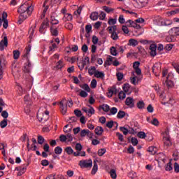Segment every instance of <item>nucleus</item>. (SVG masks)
<instances>
[{
  "instance_id": "nucleus-1",
  "label": "nucleus",
  "mask_w": 179,
  "mask_h": 179,
  "mask_svg": "<svg viewBox=\"0 0 179 179\" xmlns=\"http://www.w3.org/2000/svg\"><path fill=\"white\" fill-rule=\"evenodd\" d=\"M33 10H34V7L30 1H27L21 5L18 8V12L20 13V22L26 20L27 17H29V16L33 13Z\"/></svg>"
},
{
  "instance_id": "nucleus-2",
  "label": "nucleus",
  "mask_w": 179,
  "mask_h": 179,
  "mask_svg": "<svg viewBox=\"0 0 179 179\" xmlns=\"http://www.w3.org/2000/svg\"><path fill=\"white\" fill-rule=\"evenodd\" d=\"M30 51H31V45H28L24 52V58L26 59L27 63L24 64V72H30L31 69V63L29 60V57H30Z\"/></svg>"
},
{
  "instance_id": "nucleus-3",
  "label": "nucleus",
  "mask_w": 179,
  "mask_h": 179,
  "mask_svg": "<svg viewBox=\"0 0 179 179\" xmlns=\"http://www.w3.org/2000/svg\"><path fill=\"white\" fill-rule=\"evenodd\" d=\"M153 23L155 26H171L173 21L171 20L164 19L160 16H155L153 18Z\"/></svg>"
},
{
  "instance_id": "nucleus-4",
  "label": "nucleus",
  "mask_w": 179,
  "mask_h": 179,
  "mask_svg": "<svg viewBox=\"0 0 179 179\" xmlns=\"http://www.w3.org/2000/svg\"><path fill=\"white\" fill-rule=\"evenodd\" d=\"M60 106L62 113L63 115H65V114H66V111H68V107H72V106H73V101L72 99L67 101L64 99L60 102Z\"/></svg>"
},
{
  "instance_id": "nucleus-5",
  "label": "nucleus",
  "mask_w": 179,
  "mask_h": 179,
  "mask_svg": "<svg viewBox=\"0 0 179 179\" xmlns=\"http://www.w3.org/2000/svg\"><path fill=\"white\" fill-rule=\"evenodd\" d=\"M109 34H110V38L116 41L118 40V30L117 29V26H111L108 27Z\"/></svg>"
},
{
  "instance_id": "nucleus-6",
  "label": "nucleus",
  "mask_w": 179,
  "mask_h": 179,
  "mask_svg": "<svg viewBox=\"0 0 179 179\" xmlns=\"http://www.w3.org/2000/svg\"><path fill=\"white\" fill-rule=\"evenodd\" d=\"M37 118L38 121L44 123L48 121V118H50V112H48V110H45L44 113H41L40 111H38Z\"/></svg>"
},
{
  "instance_id": "nucleus-7",
  "label": "nucleus",
  "mask_w": 179,
  "mask_h": 179,
  "mask_svg": "<svg viewBox=\"0 0 179 179\" xmlns=\"http://www.w3.org/2000/svg\"><path fill=\"white\" fill-rule=\"evenodd\" d=\"M79 166L82 169H92L93 161H92V159L81 160L79 162Z\"/></svg>"
},
{
  "instance_id": "nucleus-8",
  "label": "nucleus",
  "mask_w": 179,
  "mask_h": 179,
  "mask_svg": "<svg viewBox=\"0 0 179 179\" xmlns=\"http://www.w3.org/2000/svg\"><path fill=\"white\" fill-rule=\"evenodd\" d=\"M50 27V21L48 19L45 20L43 23L41 24L39 31L41 34H45V29Z\"/></svg>"
},
{
  "instance_id": "nucleus-9",
  "label": "nucleus",
  "mask_w": 179,
  "mask_h": 179,
  "mask_svg": "<svg viewBox=\"0 0 179 179\" xmlns=\"http://www.w3.org/2000/svg\"><path fill=\"white\" fill-rule=\"evenodd\" d=\"M152 72L156 76H159L160 72H162V64L160 63H156L152 67Z\"/></svg>"
},
{
  "instance_id": "nucleus-10",
  "label": "nucleus",
  "mask_w": 179,
  "mask_h": 179,
  "mask_svg": "<svg viewBox=\"0 0 179 179\" xmlns=\"http://www.w3.org/2000/svg\"><path fill=\"white\" fill-rule=\"evenodd\" d=\"M80 135L81 138H85V136H87L89 139H92L93 138V133H92L89 129H83L80 131Z\"/></svg>"
},
{
  "instance_id": "nucleus-11",
  "label": "nucleus",
  "mask_w": 179,
  "mask_h": 179,
  "mask_svg": "<svg viewBox=\"0 0 179 179\" xmlns=\"http://www.w3.org/2000/svg\"><path fill=\"white\" fill-rule=\"evenodd\" d=\"M8 47V37L4 36L3 39L0 41V51H3Z\"/></svg>"
},
{
  "instance_id": "nucleus-12",
  "label": "nucleus",
  "mask_w": 179,
  "mask_h": 179,
  "mask_svg": "<svg viewBox=\"0 0 179 179\" xmlns=\"http://www.w3.org/2000/svg\"><path fill=\"white\" fill-rule=\"evenodd\" d=\"M156 50H157V46L156 45L152 44L150 45V55L151 57H156V55H157Z\"/></svg>"
},
{
  "instance_id": "nucleus-13",
  "label": "nucleus",
  "mask_w": 179,
  "mask_h": 179,
  "mask_svg": "<svg viewBox=\"0 0 179 179\" xmlns=\"http://www.w3.org/2000/svg\"><path fill=\"white\" fill-rule=\"evenodd\" d=\"M173 77V75L171 73H169L168 76L166 77V85L167 87H173L174 86V83L171 81V78Z\"/></svg>"
},
{
  "instance_id": "nucleus-14",
  "label": "nucleus",
  "mask_w": 179,
  "mask_h": 179,
  "mask_svg": "<svg viewBox=\"0 0 179 179\" xmlns=\"http://www.w3.org/2000/svg\"><path fill=\"white\" fill-rule=\"evenodd\" d=\"M114 59H115V57L113 56H108L106 62L103 64V66H105V68H106V66H110V65L113 64V61H114Z\"/></svg>"
},
{
  "instance_id": "nucleus-15",
  "label": "nucleus",
  "mask_w": 179,
  "mask_h": 179,
  "mask_svg": "<svg viewBox=\"0 0 179 179\" xmlns=\"http://www.w3.org/2000/svg\"><path fill=\"white\" fill-rule=\"evenodd\" d=\"M126 106L132 108L135 106V102L134 101V98L127 97L125 101Z\"/></svg>"
},
{
  "instance_id": "nucleus-16",
  "label": "nucleus",
  "mask_w": 179,
  "mask_h": 179,
  "mask_svg": "<svg viewBox=\"0 0 179 179\" xmlns=\"http://www.w3.org/2000/svg\"><path fill=\"white\" fill-rule=\"evenodd\" d=\"M164 146L165 148H169V146H171V141L170 140V136H165L164 137Z\"/></svg>"
},
{
  "instance_id": "nucleus-17",
  "label": "nucleus",
  "mask_w": 179,
  "mask_h": 179,
  "mask_svg": "<svg viewBox=\"0 0 179 179\" xmlns=\"http://www.w3.org/2000/svg\"><path fill=\"white\" fill-rule=\"evenodd\" d=\"M83 110L84 113L87 114V115H93V114L95 113L94 108L92 106H90V109L87 108H83Z\"/></svg>"
},
{
  "instance_id": "nucleus-18",
  "label": "nucleus",
  "mask_w": 179,
  "mask_h": 179,
  "mask_svg": "<svg viewBox=\"0 0 179 179\" xmlns=\"http://www.w3.org/2000/svg\"><path fill=\"white\" fill-rule=\"evenodd\" d=\"M15 170L18 171L17 175L18 176H22V174H24V173H26L27 168L24 166H19L15 168Z\"/></svg>"
},
{
  "instance_id": "nucleus-19",
  "label": "nucleus",
  "mask_w": 179,
  "mask_h": 179,
  "mask_svg": "<svg viewBox=\"0 0 179 179\" xmlns=\"http://www.w3.org/2000/svg\"><path fill=\"white\" fill-rule=\"evenodd\" d=\"M120 131L124 134V135H128V133L135 134V130L134 129H130L127 130L125 127H120Z\"/></svg>"
},
{
  "instance_id": "nucleus-20",
  "label": "nucleus",
  "mask_w": 179,
  "mask_h": 179,
  "mask_svg": "<svg viewBox=\"0 0 179 179\" xmlns=\"http://www.w3.org/2000/svg\"><path fill=\"white\" fill-rule=\"evenodd\" d=\"M169 33L171 36H179V27L172 28Z\"/></svg>"
},
{
  "instance_id": "nucleus-21",
  "label": "nucleus",
  "mask_w": 179,
  "mask_h": 179,
  "mask_svg": "<svg viewBox=\"0 0 179 179\" xmlns=\"http://www.w3.org/2000/svg\"><path fill=\"white\" fill-rule=\"evenodd\" d=\"M73 19V17L72 16V14L67 13L64 15L62 20H64V22H71Z\"/></svg>"
},
{
  "instance_id": "nucleus-22",
  "label": "nucleus",
  "mask_w": 179,
  "mask_h": 179,
  "mask_svg": "<svg viewBox=\"0 0 179 179\" xmlns=\"http://www.w3.org/2000/svg\"><path fill=\"white\" fill-rule=\"evenodd\" d=\"M132 75H133V77L130 78V80H131V83H132V85H138V78L136 76H135V72H132Z\"/></svg>"
},
{
  "instance_id": "nucleus-23",
  "label": "nucleus",
  "mask_w": 179,
  "mask_h": 179,
  "mask_svg": "<svg viewBox=\"0 0 179 179\" xmlns=\"http://www.w3.org/2000/svg\"><path fill=\"white\" fill-rule=\"evenodd\" d=\"M139 44V42L136 41V39L131 38L129 40L128 45H130L131 47H136Z\"/></svg>"
},
{
  "instance_id": "nucleus-24",
  "label": "nucleus",
  "mask_w": 179,
  "mask_h": 179,
  "mask_svg": "<svg viewBox=\"0 0 179 179\" xmlns=\"http://www.w3.org/2000/svg\"><path fill=\"white\" fill-rule=\"evenodd\" d=\"M94 77L97 78L98 79H104L105 78L104 72L96 71V72L95 73Z\"/></svg>"
},
{
  "instance_id": "nucleus-25",
  "label": "nucleus",
  "mask_w": 179,
  "mask_h": 179,
  "mask_svg": "<svg viewBox=\"0 0 179 179\" xmlns=\"http://www.w3.org/2000/svg\"><path fill=\"white\" fill-rule=\"evenodd\" d=\"M117 46L114 47L112 46L110 48V54L111 55H113V57H117L118 55V52H117Z\"/></svg>"
},
{
  "instance_id": "nucleus-26",
  "label": "nucleus",
  "mask_w": 179,
  "mask_h": 179,
  "mask_svg": "<svg viewBox=\"0 0 179 179\" xmlns=\"http://www.w3.org/2000/svg\"><path fill=\"white\" fill-rule=\"evenodd\" d=\"M97 72V70H96V67L95 66H91L89 69H88V73H90V75L92 76L94 75V76L96 75V73Z\"/></svg>"
},
{
  "instance_id": "nucleus-27",
  "label": "nucleus",
  "mask_w": 179,
  "mask_h": 179,
  "mask_svg": "<svg viewBox=\"0 0 179 179\" xmlns=\"http://www.w3.org/2000/svg\"><path fill=\"white\" fill-rule=\"evenodd\" d=\"M103 132H104V129H103V127H96L95 129V134L96 135H102Z\"/></svg>"
},
{
  "instance_id": "nucleus-28",
  "label": "nucleus",
  "mask_w": 179,
  "mask_h": 179,
  "mask_svg": "<svg viewBox=\"0 0 179 179\" xmlns=\"http://www.w3.org/2000/svg\"><path fill=\"white\" fill-rule=\"evenodd\" d=\"M109 113L108 115H115L117 113H118V109L115 107H113L110 109H109Z\"/></svg>"
},
{
  "instance_id": "nucleus-29",
  "label": "nucleus",
  "mask_w": 179,
  "mask_h": 179,
  "mask_svg": "<svg viewBox=\"0 0 179 179\" xmlns=\"http://www.w3.org/2000/svg\"><path fill=\"white\" fill-rule=\"evenodd\" d=\"M17 92L19 96H22V94H23V93H24V90L22 87V86H20V84H17Z\"/></svg>"
},
{
  "instance_id": "nucleus-30",
  "label": "nucleus",
  "mask_w": 179,
  "mask_h": 179,
  "mask_svg": "<svg viewBox=\"0 0 179 179\" xmlns=\"http://www.w3.org/2000/svg\"><path fill=\"white\" fill-rule=\"evenodd\" d=\"M90 19L94 21L97 20V19H99V13L97 12L92 13V14L90 15Z\"/></svg>"
},
{
  "instance_id": "nucleus-31",
  "label": "nucleus",
  "mask_w": 179,
  "mask_h": 179,
  "mask_svg": "<svg viewBox=\"0 0 179 179\" xmlns=\"http://www.w3.org/2000/svg\"><path fill=\"white\" fill-rule=\"evenodd\" d=\"M63 66H65V64L62 60H59V62H57L56 68L57 69H62Z\"/></svg>"
},
{
  "instance_id": "nucleus-32",
  "label": "nucleus",
  "mask_w": 179,
  "mask_h": 179,
  "mask_svg": "<svg viewBox=\"0 0 179 179\" xmlns=\"http://www.w3.org/2000/svg\"><path fill=\"white\" fill-rule=\"evenodd\" d=\"M97 170H99V166H97V163L94 161V166L92 170V174H96L97 173Z\"/></svg>"
},
{
  "instance_id": "nucleus-33",
  "label": "nucleus",
  "mask_w": 179,
  "mask_h": 179,
  "mask_svg": "<svg viewBox=\"0 0 179 179\" xmlns=\"http://www.w3.org/2000/svg\"><path fill=\"white\" fill-rule=\"evenodd\" d=\"M148 152L151 153V155H156L157 148H156V147L151 146L148 148Z\"/></svg>"
},
{
  "instance_id": "nucleus-34",
  "label": "nucleus",
  "mask_w": 179,
  "mask_h": 179,
  "mask_svg": "<svg viewBox=\"0 0 179 179\" xmlns=\"http://www.w3.org/2000/svg\"><path fill=\"white\" fill-rule=\"evenodd\" d=\"M117 90L115 88H110L108 90V97H113V94H115Z\"/></svg>"
},
{
  "instance_id": "nucleus-35",
  "label": "nucleus",
  "mask_w": 179,
  "mask_h": 179,
  "mask_svg": "<svg viewBox=\"0 0 179 179\" xmlns=\"http://www.w3.org/2000/svg\"><path fill=\"white\" fill-rule=\"evenodd\" d=\"M122 89L123 92L128 93V92H129V89H131V85H129V84H124Z\"/></svg>"
},
{
  "instance_id": "nucleus-36",
  "label": "nucleus",
  "mask_w": 179,
  "mask_h": 179,
  "mask_svg": "<svg viewBox=\"0 0 179 179\" xmlns=\"http://www.w3.org/2000/svg\"><path fill=\"white\" fill-rule=\"evenodd\" d=\"M150 122L152 124V125H155V127H159V124H160L156 117L152 118V120Z\"/></svg>"
},
{
  "instance_id": "nucleus-37",
  "label": "nucleus",
  "mask_w": 179,
  "mask_h": 179,
  "mask_svg": "<svg viewBox=\"0 0 179 179\" xmlns=\"http://www.w3.org/2000/svg\"><path fill=\"white\" fill-rule=\"evenodd\" d=\"M110 175L111 178L116 179L117 178V171L115 169H111L110 171Z\"/></svg>"
},
{
  "instance_id": "nucleus-38",
  "label": "nucleus",
  "mask_w": 179,
  "mask_h": 179,
  "mask_svg": "<svg viewBox=\"0 0 179 179\" xmlns=\"http://www.w3.org/2000/svg\"><path fill=\"white\" fill-rule=\"evenodd\" d=\"M80 97H83V99H86V97L88 96L87 92L85 90H80L79 92Z\"/></svg>"
},
{
  "instance_id": "nucleus-39",
  "label": "nucleus",
  "mask_w": 179,
  "mask_h": 179,
  "mask_svg": "<svg viewBox=\"0 0 179 179\" xmlns=\"http://www.w3.org/2000/svg\"><path fill=\"white\" fill-rule=\"evenodd\" d=\"M13 54L14 59H19V57H20V52H19V50H14Z\"/></svg>"
},
{
  "instance_id": "nucleus-40",
  "label": "nucleus",
  "mask_w": 179,
  "mask_h": 179,
  "mask_svg": "<svg viewBox=\"0 0 179 179\" xmlns=\"http://www.w3.org/2000/svg\"><path fill=\"white\" fill-rule=\"evenodd\" d=\"M124 117H125V112L120 110L117 113V118H118L119 120H121V119L124 118Z\"/></svg>"
},
{
  "instance_id": "nucleus-41",
  "label": "nucleus",
  "mask_w": 179,
  "mask_h": 179,
  "mask_svg": "<svg viewBox=\"0 0 179 179\" xmlns=\"http://www.w3.org/2000/svg\"><path fill=\"white\" fill-rule=\"evenodd\" d=\"M81 87L83 89L85 92H87V93H90V87H89V85L87 84H83Z\"/></svg>"
},
{
  "instance_id": "nucleus-42",
  "label": "nucleus",
  "mask_w": 179,
  "mask_h": 179,
  "mask_svg": "<svg viewBox=\"0 0 179 179\" xmlns=\"http://www.w3.org/2000/svg\"><path fill=\"white\" fill-rule=\"evenodd\" d=\"M101 108H102L103 111L105 113H108V111H110V106L107 104H103L101 106Z\"/></svg>"
},
{
  "instance_id": "nucleus-43",
  "label": "nucleus",
  "mask_w": 179,
  "mask_h": 179,
  "mask_svg": "<svg viewBox=\"0 0 179 179\" xmlns=\"http://www.w3.org/2000/svg\"><path fill=\"white\" fill-rule=\"evenodd\" d=\"M118 96L120 100H124V99L127 97V93H125L124 91H121L120 92H119Z\"/></svg>"
},
{
  "instance_id": "nucleus-44",
  "label": "nucleus",
  "mask_w": 179,
  "mask_h": 179,
  "mask_svg": "<svg viewBox=\"0 0 179 179\" xmlns=\"http://www.w3.org/2000/svg\"><path fill=\"white\" fill-rule=\"evenodd\" d=\"M25 104H29V106H31V101H30V96L29 95H26L24 98Z\"/></svg>"
},
{
  "instance_id": "nucleus-45",
  "label": "nucleus",
  "mask_w": 179,
  "mask_h": 179,
  "mask_svg": "<svg viewBox=\"0 0 179 179\" xmlns=\"http://www.w3.org/2000/svg\"><path fill=\"white\" fill-rule=\"evenodd\" d=\"M50 31H51L52 36H58V29H57V28L53 29L52 27H51Z\"/></svg>"
},
{
  "instance_id": "nucleus-46",
  "label": "nucleus",
  "mask_w": 179,
  "mask_h": 179,
  "mask_svg": "<svg viewBox=\"0 0 179 179\" xmlns=\"http://www.w3.org/2000/svg\"><path fill=\"white\" fill-rule=\"evenodd\" d=\"M65 152L67 155H73V149H72V147H66L65 148Z\"/></svg>"
},
{
  "instance_id": "nucleus-47",
  "label": "nucleus",
  "mask_w": 179,
  "mask_h": 179,
  "mask_svg": "<svg viewBox=\"0 0 179 179\" xmlns=\"http://www.w3.org/2000/svg\"><path fill=\"white\" fill-rule=\"evenodd\" d=\"M137 107L138 108H139L140 110H142V108H145V102H143V101H139L137 103Z\"/></svg>"
},
{
  "instance_id": "nucleus-48",
  "label": "nucleus",
  "mask_w": 179,
  "mask_h": 179,
  "mask_svg": "<svg viewBox=\"0 0 179 179\" xmlns=\"http://www.w3.org/2000/svg\"><path fill=\"white\" fill-rule=\"evenodd\" d=\"M83 64H84V65L85 66H89V64H90V59H89V57H85V59L83 60L82 62Z\"/></svg>"
},
{
  "instance_id": "nucleus-49",
  "label": "nucleus",
  "mask_w": 179,
  "mask_h": 179,
  "mask_svg": "<svg viewBox=\"0 0 179 179\" xmlns=\"http://www.w3.org/2000/svg\"><path fill=\"white\" fill-rule=\"evenodd\" d=\"M108 24L110 26H113L117 23V19L116 18H110L108 21Z\"/></svg>"
},
{
  "instance_id": "nucleus-50",
  "label": "nucleus",
  "mask_w": 179,
  "mask_h": 179,
  "mask_svg": "<svg viewBox=\"0 0 179 179\" xmlns=\"http://www.w3.org/2000/svg\"><path fill=\"white\" fill-rule=\"evenodd\" d=\"M50 23L51 24H58L59 23V21L55 18V17L52 16L50 19Z\"/></svg>"
},
{
  "instance_id": "nucleus-51",
  "label": "nucleus",
  "mask_w": 179,
  "mask_h": 179,
  "mask_svg": "<svg viewBox=\"0 0 179 179\" xmlns=\"http://www.w3.org/2000/svg\"><path fill=\"white\" fill-rule=\"evenodd\" d=\"M65 29H67V30H73V24L71 22H67L65 24Z\"/></svg>"
},
{
  "instance_id": "nucleus-52",
  "label": "nucleus",
  "mask_w": 179,
  "mask_h": 179,
  "mask_svg": "<svg viewBox=\"0 0 179 179\" xmlns=\"http://www.w3.org/2000/svg\"><path fill=\"white\" fill-rule=\"evenodd\" d=\"M50 44H52V45L49 47L50 51H54V50H55L57 48V44L54 43L53 40L50 41Z\"/></svg>"
},
{
  "instance_id": "nucleus-53",
  "label": "nucleus",
  "mask_w": 179,
  "mask_h": 179,
  "mask_svg": "<svg viewBox=\"0 0 179 179\" xmlns=\"http://www.w3.org/2000/svg\"><path fill=\"white\" fill-rule=\"evenodd\" d=\"M31 105L30 104H26V106L24 107V113H27V115H29V114H30V106Z\"/></svg>"
},
{
  "instance_id": "nucleus-54",
  "label": "nucleus",
  "mask_w": 179,
  "mask_h": 179,
  "mask_svg": "<svg viewBox=\"0 0 179 179\" xmlns=\"http://www.w3.org/2000/svg\"><path fill=\"white\" fill-rule=\"evenodd\" d=\"M116 76H117V80L119 81V82H121V80H122V79H124V73H116Z\"/></svg>"
},
{
  "instance_id": "nucleus-55",
  "label": "nucleus",
  "mask_w": 179,
  "mask_h": 179,
  "mask_svg": "<svg viewBox=\"0 0 179 179\" xmlns=\"http://www.w3.org/2000/svg\"><path fill=\"white\" fill-rule=\"evenodd\" d=\"M55 153H56V155H61V153H62V148L59 146H57L55 148Z\"/></svg>"
},
{
  "instance_id": "nucleus-56",
  "label": "nucleus",
  "mask_w": 179,
  "mask_h": 179,
  "mask_svg": "<svg viewBox=\"0 0 179 179\" xmlns=\"http://www.w3.org/2000/svg\"><path fill=\"white\" fill-rule=\"evenodd\" d=\"M158 157H159V160H161L162 162H164V163H166V155H164V154L159 153L158 155Z\"/></svg>"
},
{
  "instance_id": "nucleus-57",
  "label": "nucleus",
  "mask_w": 179,
  "mask_h": 179,
  "mask_svg": "<svg viewBox=\"0 0 179 179\" xmlns=\"http://www.w3.org/2000/svg\"><path fill=\"white\" fill-rule=\"evenodd\" d=\"M174 36H171V34H169V36H167L166 38V41L168 42V43H171L173 41H174Z\"/></svg>"
},
{
  "instance_id": "nucleus-58",
  "label": "nucleus",
  "mask_w": 179,
  "mask_h": 179,
  "mask_svg": "<svg viewBox=\"0 0 179 179\" xmlns=\"http://www.w3.org/2000/svg\"><path fill=\"white\" fill-rule=\"evenodd\" d=\"M103 9L106 12V13H110V12H114V8H111L107 6H103Z\"/></svg>"
},
{
  "instance_id": "nucleus-59",
  "label": "nucleus",
  "mask_w": 179,
  "mask_h": 179,
  "mask_svg": "<svg viewBox=\"0 0 179 179\" xmlns=\"http://www.w3.org/2000/svg\"><path fill=\"white\" fill-rule=\"evenodd\" d=\"M166 171H171L173 170V166H171V162H169L165 168Z\"/></svg>"
},
{
  "instance_id": "nucleus-60",
  "label": "nucleus",
  "mask_w": 179,
  "mask_h": 179,
  "mask_svg": "<svg viewBox=\"0 0 179 179\" xmlns=\"http://www.w3.org/2000/svg\"><path fill=\"white\" fill-rule=\"evenodd\" d=\"M138 136L141 139H145V138H146V134H145V132H143V131H140L138 134Z\"/></svg>"
},
{
  "instance_id": "nucleus-61",
  "label": "nucleus",
  "mask_w": 179,
  "mask_h": 179,
  "mask_svg": "<svg viewBox=\"0 0 179 179\" xmlns=\"http://www.w3.org/2000/svg\"><path fill=\"white\" fill-rule=\"evenodd\" d=\"M6 125H8V121L6 120H3L0 123L1 128H6Z\"/></svg>"
},
{
  "instance_id": "nucleus-62",
  "label": "nucleus",
  "mask_w": 179,
  "mask_h": 179,
  "mask_svg": "<svg viewBox=\"0 0 179 179\" xmlns=\"http://www.w3.org/2000/svg\"><path fill=\"white\" fill-rule=\"evenodd\" d=\"M85 31L87 34L92 31V26L90 24L85 26Z\"/></svg>"
},
{
  "instance_id": "nucleus-63",
  "label": "nucleus",
  "mask_w": 179,
  "mask_h": 179,
  "mask_svg": "<svg viewBox=\"0 0 179 179\" xmlns=\"http://www.w3.org/2000/svg\"><path fill=\"white\" fill-rule=\"evenodd\" d=\"M106 150L104 148L99 149L98 150V155L99 156H103L104 155V153H106Z\"/></svg>"
},
{
  "instance_id": "nucleus-64",
  "label": "nucleus",
  "mask_w": 179,
  "mask_h": 179,
  "mask_svg": "<svg viewBox=\"0 0 179 179\" xmlns=\"http://www.w3.org/2000/svg\"><path fill=\"white\" fill-rule=\"evenodd\" d=\"M174 170L175 173H179V164L177 162H175L174 164Z\"/></svg>"
}]
</instances>
